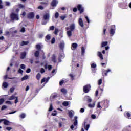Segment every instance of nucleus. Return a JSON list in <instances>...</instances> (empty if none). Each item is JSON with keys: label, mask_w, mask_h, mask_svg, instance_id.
I'll use <instances>...</instances> for the list:
<instances>
[{"label": "nucleus", "mask_w": 131, "mask_h": 131, "mask_svg": "<svg viewBox=\"0 0 131 131\" xmlns=\"http://www.w3.org/2000/svg\"><path fill=\"white\" fill-rule=\"evenodd\" d=\"M106 31H107V29L106 28L103 29V35H106Z\"/></svg>", "instance_id": "54"}, {"label": "nucleus", "mask_w": 131, "mask_h": 131, "mask_svg": "<svg viewBox=\"0 0 131 131\" xmlns=\"http://www.w3.org/2000/svg\"><path fill=\"white\" fill-rule=\"evenodd\" d=\"M29 43V42H28V41H23L20 43V46H27V45H28Z\"/></svg>", "instance_id": "21"}, {"label": "nucleus", "mask_w": 131, "mask_h": 131, "mask_svg": "<svg viewBox=\"0 0 131 131\" xmlns=\"http://www.w3.org/2000/svg\"><path fill=\"white\" fill-rule=\"evenodd\" d=\"M83 92L85 94H87V93H89L90 92V90H91V85H86L83 86Z\"/></svg>", "instance_id": "5"}, {"label": "nucleus", "mask_w": 131, "mask_h": 131, "mask_svg": "<svg viewBox=\"0 0 131 131\" xmlns=\"http://www.w3.org/2000/svg\"><path fill=\"white\" fill-rule=\"evenodd\" d=\"M3 86H4V88H8V83H7L6 82H3Z\"/></svg>", "instance_id": "40"}, {"label": "nucleus", "mask_w": 131, "mask_h": 131, "mask_svg": "<svg viewBox=\"0 0 131 131\" xmlns=\"http://www.w3.org/2000/svg\"><path fill=\"white\" fill-rule=\"evenodd\" d=\"M77 8H76V7H75L73 9V11L74 12V13H76V12H77Z\"/></svg>", "instance_id": "55"}, {"label": "nucleus", "mask_w": 131, "mask_h": 131, "mask_svg": "<svg viewBox=\"0 0 131 131\" xmlns=\"http://www.w3.org/2000/svg\"><path fill=\"white\" fill-rule=\"evenodd\" d=\"M56 42V38L55 37H53L51 41V45H54Z\"/></svg>", "instance_id": "33"}, {"label": "nucleus", "mask_w": 131, "mask_h": 131, "mask_svg": "<svg viewBox=\"0 0 131 131\" xmlns=\"http://www.w3.org/2000/svg\"><path fill=\"white\" fill-rule=\"evenodd\" d=\"M55 18L58 19L59 18V12H56L55 14Z\"/></svg>", "instance_id": "43"}, {"label": "nucleus", "mask_w": 131, "mask_h": 131, "mask_svg": "<svg viewBox=\"0 0 131 131\" xmlns=\"http://www.w3.org/2000/svg\"><path fill=\"white\" fill-rule=\"evenodd\" d=\"M103 107H108L109 105V101L108 100H103L100 102Z\"/></svg>", "instance_id": "7"}, {"label": "nucleus", "mask_w": 131, "mask_h": 131, "mask_svg": "<svg viewBox=\"0 0 131 131\" xmlns=\"http://www.w3.org/2000/svg\"><path fill=\"white\" fill-rule=\"evenodd\" d=\"M73 125L76 126L78 124V121H77V116H75L74 119Z\"/></svg>", "instance_id": "10"}, {"label": "nucleus", "mask_w": 131, "mask_h": 131, "mask_svg": "<svg viewBox=\"0 0 131 131\" xmlns=\"http://www.w3.org/2000/svg\"><path fill=\"white\" fill-rule=\"evenodd\" d=\"M38 9H40V10H43V7L41 6H39L38 7Z\"/></svg>", "instance_id": "61"}, {"label": "nucleus", "mask_w": 131, "mask_h": 131, "mask_svg": "<svg viewBox=\"0 0 131 131\" xmlns=\"http://www.w3.org/2000/svg\"><path fill=\"white\" fill-rule=\"evenodd\" d=\"M91 118L93 119H95L96 118V115H95L94 114H93L91 115Z\"/></svg>", "instance_id": "63"}, {"label": "nucleus", "mask_w": 131, "mask_h": 131, "mask_svg": "<svg viewBox=\"0 0 131 131\" xmlns=\"http://www.w3.org/2000/svg\"><path fill=\"white\" fill-rule=\"evenodd\" d=\"M72 31H67V35L69 36V37H70L72 36Z\"/></svg>", "instance_id": "30"}, {"label": "nucleus", "mask_w": 131, "mask_h": 131, "mask_svg": "<svg viewBox=\"0 0 131 131\" xmlns=\"http://www.w3.org/2000/svg\"><path fill=\"white\" fill-rule=\"evenodd\" d=\"M103 81V80L102 79H100L99 80H98V85H101L102 84V82Z\"/></svg>", "instance_id": "45"}, {"label": "nucleus", "mask_w": 131, "mask_h": 131, "mask_svg": "<svg viewBox=\"0 0 131 131\" xmlns=\"http://www.w3.org/2000/svg\"><path fill=\"white\" fill-rule=\"evenodd\" d=\"M61 92L62 93L63 95H66L67 94V90L64 88H62L61 89Z\"/></svg>", "instance_id": "22"}, {"label": "nucleus", "mask_w": 131, "mask_h": 131, "mask_svg": "<svg viewBox=\"0 0 131 131\" xmlns=\"http://www.w3.org/2000/svg\"><path fill=\"white\" fill-rule=\"evenodd\" d=\"M41 73H45L46 72V70H45V69L41 68L40 71Z\"/></svg>", "instance_id": "47"}, {"label": "nucleus", "mask_w": 131, "mask_h": 131, "mask_svg": "<svg viewBox=\"0 0 131 131\" xmlns=\"http://www.w3.org/2000/svg\"><path fill=\"white\" fill-rule=\"evenodd\" d=\"M78 23L80 26H81V27H83L84 26V25L83 24V20H82V18H79Z\"/></svg>", "instance_id": "11"}, {"label": "nucleus", "mask_w": 131, "mask_h": 131, "mask_svg": "<svg viewBox=\"0 0 131 131\" xmlns=\"http://www.w3.org/2000/svg\"><path fill=\"white\" fill-rule=\"evenodd\" d=\"M6 104H9V105H12V102L10 101H6Z\"/></svg>", "instance_id": "60"}, {"label": "nucleus", "mask_w": 131, "mask_h": 131, "mask_svg": "<svg viewBox=\"0 0 131 131\" xmlns=\"http://www.w3.org/2000/svg\"><path fill=\"white\" fill-rule=\"evenodd\" d=\"M63 83H64V80H61L59 82V85H63Z\"/></svg>", "instance_id": "62"}, {"label": "nucleus", "mask_w": 131, "mask_h": 131, "mask_svg": "<svg viewBox=\"0 0 131 131\" xmlns=\"http://www.w3.org/2000/svg\"><path fill=\"white\" fill-rule=\"evenodd\" d=\"M124 116L127 117V118H130V116H131V115H130V113H129V112H126L125 114H124Z\"/></svg>", "instance_id": "19"}, {"label": "nucleus", "mask_w": 131, "mask_h": 131, "mask_svg": "<svg viewBox=\"0 0 131 131\" xmlns=\"http://www.w3.org/2000/svg\"><path fill=\"white\" fill-rule=\"evenodd\" d=\"M98 57H99V58L101 61L104 60V58L103 57V54H102V53H101V52H98Z\"/></svg>", "instance_id": "16"}, {"label": "nucleus", "mask_w": 131, "mask_h": 131, "mask_svg": "<svg viewBox=\"0 0 131 131\" xmlns=\"http://www.w3.org/2000/svg\"><path fill=\"white\" fill-rule=\"evenodd\" d=\"M78 11H79L80 14H82L84 12V8L82 7V5L81 4H78L77 6Z\"/></svg>", "instance_id": "3"}, {"label": "nucleus", "mask_w": 131, "mask_h": 131, "mask_svg": "<svg viewBox=\"0 0 131 131\" xmlns=\"http://www.w3.org/2000/svg\"><path fill=\"white\" fill-rule=\"evenodd\" d=\"M69 116L70 118H72L73 117V113L71 111L69 112Z\"/></svg>", "instance_id": "37"}, {"label": "nucleus", "mask_w": 131, "mask_h": 131, "mask_svg": "<svg viewBox=\"0 0 131 131\" xmlns=\"http://www.w3.org/2000/svg\"><path fill=\"white\" fill-rule=\"evenodd\" d=\"M5 109H7V106L6 105H3L1 110H5Z\"/></svg>", "instance_id": "57"}, {"label": "nucleus", "mask_w": 131, "mask_h": 131, "mask_svg": "<svg viewBox=\"0 0 131 131\" xmlns=\"http://www.w3.org/2000/svg\"><path fill=\"white\" fill-rule=\"evenodd\" d=\"M84 99L87 100L88 103H91V102H92V99H91L89 96H85Z\"/></svg>", "instance_id": "17"}, {"label": "nucleus", "mask_w": 131, "mask_h": 131, "mask_svg": "<svg viewBox=\"0 0 131 131\" xmlns=\"http://www.w3.org/2000/svg\"><path fill=\"white\" fill-rule=\"evenodd\" d=\"M17 97L15 96L14 95H12L9 98V100L10 101H12V100H15Z\"/></svg>", "instance_id": "35"}, {"label": "nucleus", "mask_w": 131, "mask_h": 131, "mask_svg": "<svg viewBox=\"0 0 131 131\" xmlns=\"http://www.w3.org/2000/svg\"><path fill=\"white\" fill-rule=\"evenodd\" d=\"M34 56L36 58H38L39 57V51H36L34 53Z\"/></svg>", "instance_id": "25"}, {"label": "nucleus", "mask_w": 131, "mask_h": 131, "mask_svg": "<svg viewBox=\"0 0 131 131\" xmlns=\"http://www.w3.org/2000/svg\"><path fill=\"white\" fill-rule=\"evenodd\" d=\"M63 106H64V107H67L69 105V102L68 101H64L62 103Z\"/></svg>", "instance_id": "29"}, {"label": "nucleus", "mask_w": 131, "mask_h": 131, "mask_svg": "<svg viewBox=\"0 0 131 131\" xmlns=\"http://www.w3.org/2000/svg\"><path fill=\"white\" fill-rule=\"evenodd\" d=\"M58 32H59V30H58V29H55L54 32V34H55V35H57V34H58Z\"/></svg>", "instance_id": "44"}, {"label": "nucleus", "mask_w": 131, "mask_h": 131, "mask_svg": "<svg viewBox=\"0 0 131 131\" xmlns=\"http://www.w3.org/2000/svg\"><path fill=\"white\" fill-rule=\"evenodd\" d=\"M43 20H50V15L49 13H46L43 15Z\"/></svg>", "instance_id": "14"}, {"label": "nucleus", "mask_w": 131, "mask_h": 131, "mask_svg": "<svg viewBox=\"0 0 131 131\" xmlns=\"http://www.w3.org/2000/svg\"><path fill=\"white\" fill-rule=\"evenodd\" d=\"M41 77V75H40V73H38V74H37L36 76V78L37 80H39Z\"/></svg>", "instance_id": "23"}, {"label": "nucleus", "mask_w": 131, "mask_h": 131, "mask_svg": "<svg viewBox=\"0 0 131 131\" xmlns=\"http://www.w3.org/2000/svg\"><path fill=\"white\" fill-rule=\"evenodd\" d=\"M100 102H98L97 104V108H100L102 109V106H101Z\"/></svg>", "instance_id": "56"}, {"label": "nucleus", "mask_w": 131, "mask_h": 131, "mask_svg": "<svg viewBox=\"0 0 131 131\" xmlns=\"http://www.w3.org/2000/svg\"><path fill=\"white\" fill-rule=\"evenodd\" d=\"M97 67V65L95 63H92L91 64V68H96Z\"/></svg>", "instance_id": "49"}, {"label": "nucleus", "mask_w": 131, "mask_h": 131, "mask_svg": "<svg viewBox=\"0 0 131 131\" xmlns=\"http://www.w3.org/2000/svg\"><path fill=\"white\" fill-rule=\"evenodd\" d=\"M115 33V25H112L110 30V34L111 36H113Z\"/></svg>", "instance_id": "4"}, {"label": "nucleus", "mask_w": 131, "mask_h": 131, "mask_svg": "<svg viewBox=\"0 0 131 131\" xmlns=\"http://www.w3.org/2000/svg\"><path fill=\"white\" fill-rule=\"evenodd\" d=\"M50 30H54V29H55V26H50L49 28Z\"/></svg>", "instance_id": "53"}, {"label": "nucleus", "mask_w": 131, "mask_h": 131, "mask_svg": "<svg viewBox=\"0 0 131 131\" xmlns=\"http://www.w3.org/2000/svg\"><path fill=\"white\" fill-rule=\"evenodd\" d=\"M6 129H7V130L10 131L11 129H13V128H12L11 127H6Z\"/></svg>", "instance_id": "59"}, {"label": "nucleus", "mask_w": 131, "mask_h": 131, "mask_svg": "<svg viewBox=\"0 0 131 131\" xmlns=\"http://www.w3.org/2000/svg\"><path fill=\"white\" fill-rule=\"evenodd\" d=\"M44 67H45V69H47V68H48V70H49V71H51L52 70V68H53L51 65H49L48 66L47 64H45Z\"/></svg>", "instance_id": "18"}, {"label": "nucleus", "mask_w": 131, "mask_h": 131, "mask_svg": "<svg viewBox=\"0 0 131 131\" xmlns=\"http://www.w3.org/2000/svg\"><path fill=\"white\" fill-rule=\"evenodd\" d=\"M88 107H89L90 108H94V107H95V103H93L92 104H88Z\"/></svg>", "instance_id": "39"}, {"label": "nucleus", "mask_w": 131, "mask_h": 131, "mask_svg": "<svg viewBox=\"0 0 131 131\" xmlns=\"http://www.w3.org/2000/svg\"><path fill=\"white\" fill-rule=\"evenodd\" d=\"M84 53H85V49L84 47H82L81 48V55L82 56H84Z\"/></svg>", "instance_id": "26"}, {"label": "nucleus", "mask_w": 131, "mask_h": 131, "mask_svg": "<svg viewBox=\"0 0 131 131\" xmlns=\"http://www.w3.org/2000/svg\"><path fill=\"white\" fill-rule=\"evenodd\" d=\"M2 4H3V1L0 0V9H3L4 8V6H3Z\"/></svg>", "instance_id": "46"}, {"label": "nucleus", "mask_w": 131, "mask_h": 131, "mask_svg": "<svg viewBox=\"0 0 131 131\" xmlns=\"http://www.w3.org/2000/svg\"><path fill=\"white\" fill-rule=\"evenodd\" d=\"M10 18L12 21H14L15 20L16 21H18V20H19V16H18V14L14 13H12L10 14Z\"/></svg>", "instance_id": "1"}, {"label": "nucleus", "mask_w": 131, "mask_h": 131, "mask_svg": "<svg viewBox=\"0 0 131 131\" xmlns=\"http://www.w3.org/2000/svg\"><path fill=\"white\" fill-rule=\"evenodd\" d=\"M19 8H20L21 9L25 8V6L21 4H18Z\"/></svg>", "instance_id": "50"}, {"label": "nucleus", "mask_w": 131, "mask_h": 131, "mask_svg": "<svg viewBox=\"0 0 131 131\" xmlns=\"http://www.w3.org/2000/svg\"><path fill=\"white\" fill-rule=\"evenodd\" d=\"M66 18V16H65V15L62 16L60 17V19H61L62 21H64Z\"/></svg>", "instance_id": "48"}, {"label": "nucleus", "mask_w": 131, "mask_h": 131, "mask_svg": "<svg viewBox=\"0 0 131 131\" xmlns=\"http://www.w3.org/2000/svg\"><path fill=\"white\" fill-rule=\"evenodd\" d=\"M52 110H53V104H50V106L49 107V109L48 110V111L50 112L51 111H52Z\"/></svg>", "instance_id": "42"}, {"label": "nucleus", "mask_w": 131, "mask_h": 131, "mask_svg": "<svg viewBox=\"0 0 131 131\" xmlns=\"http://www.w3.org/2000/svg\"><path fill=\"white\" fill-rule=\"evenodd\" d=\"M9 123H10V122H9L8 120H6V119H4V124L5 125H9Z\"/></svg>", "instance_id": "32"}, {"label": "nucleus", "mask_w": 131, "mask_h": 131, "mask_svg": "<svg viewBox=\"0 0 131 131\" xmlns=\"http://www.w3.org/2000/svg\"><path fill=\"white\" fill-rule=\"evenodd\" d=\"M52 61L53 63H56L57 62V60H56V56L55 55H53L52 57Z\"/></svg>", "instance_id": "28"}, {"label": "nucleus", "mask_w": 131, "mask_h": 131, "mask_svg": "<svg viewBox=\"0 0 131 131\" xmlns=\"http://www.w3.org/2000/svg\"><path fill=\"white\" fill-rule=\"evenodd\" d=\"M72 47L73 49H77V43H73L72 44Z\"/></svg>", "instance_id": "36"}, {"label": "nucleus", "mask_w": 131, "mask_h": 131, "mask_svg": "<svg viewBox=\"0 0 131 131\" xmlns=\"http://www.w3.org/2000/svg\"><path fill=\"white\" fill-rule=\"evenodd\" d=\"M70 29L71 31H73L74 29H75V25L74 24H72L70 26V29L69 28H67V30H69Z\"/></svg>", "instance_id": "9"}, {"label": "nucleus", "mask_w": 131, "mask_h": 131, "mask_svg": "<svg viewBox=\"0 0 131 131\" xmlns=\"http://www.w3.org/2000/svg\"><path fill=\"white\" fill-rule=\"evenodd\" d=\"M28 19H33L34 18V13L30 12L27 15Z\"/></svg>", "instance_id": "8"}, {"label": "nucleus", "mask_w": 131, "mask_h": 131, "mask_svg": "<svg viewBox=\"0 0 131 131\" xmlns=\"http://www.w3.org/2000/svg\"><path fill=\"white\" fill-rule=\"evenodd\" d=\"M59 47L61 50H63V49H64V47H65V43L64 42V41H62L60 43Z\"/></svg>", "instance_id": "12"}, {"label": "nucleus", "mask_w": 131, "mask_h": 131, "mask_svg": "<svg viewBox=\"0 0 131 131\" xmlns=\"http://www.w3.org/2000/svg\"><path fill=\"white\" fill-rule=\"evenodd\" d=\"M51 40V35L50 34H48L45 37V41H46L47 42H49Z\"/></svg>", "instance_id": "13"}, {"label": "nucleus", "mask_w": 131, "mask_h": 131, "mask_svg": "<svg viewBox=\"0 0 131 131\" xmlns=\"http://www.w3.org/2000/svg\"><path fill=\"white\" fill-rule=\"evenodd\" d=\"M25 57H26V52H23L21 54L20 59H24V58H25Z\"/></svg>", "instance_id": "24"}, {"label": "nucleus", "mask_w": 131, "mask_h": 131, "mask_svg": "<svg viewBox=\"0 0 131 131\" xmlns=\"http://www.w3.org/2000/svg\"><path fill=\"white\" fill-rule=\"evenodd\" d=\"M111 70L110 69L103 70L102 71V74L103 76H107L108 75V72H111Z\"/></svg>", "instance_id": "6"}, {"label": "nucleus", "mask_w": 131, "mask_h": 131, "mask_svg": "<svg viewBox=\"0 0 131 131\" xmlns=\"http://www.w3.org/2000/svg\"><path fill=\"white\" fill-rule=\"evenodd\" d=\"M26 115L24 113H22L20 116L19 117L21 119L25 118Z\"/></svg>", "instance_id": "38"}, {"label": "nucleus", "mask_w": 131, "mask_h": 131, "mask_svg": "<svg viewBox=\"0 0 131 131\" xmlns=\"http://www.w3.org/2000/svg\"><path fill=\"white\" fill-rule=\"evenodd\" d=\"M80 112H81V113H83V112H84V108H81L80 110Z\"/></svg>", "instance_id": "64"}, {"label": "nucleus", "mask_w": 131, "mask_h": 131, "mask_svg": "<svg viewBox=\"0 0 131 131\" xmlns=\"http://www.w3.org/2000/svg\"><path fill=\"white\" fill-rule=\"evenodd\" d=\"M50 80V77H48L47 78H43L41 80V83H43V82H48Z\"/></svg>", "instance_id": "15"}, {"label": "nucleus", "mask_w": 131, "mask_h": 131, "mask_svg": "<svg viewBox=\"0 0 131 131\" xmlns=\"http://www.w3.org/2000/svg\"><path fill=\"white\" fill-rule=\"evenodd\" d=\"M58 4H59L58 0H52L50 3V6L52 7V9H55V8L58 6Z\"/></svg>", "instance_id": "2"}, {"label": "nucleus", "mask_w": 131, "mask_h": 131, "mask_svg": "<svg viewBox=\"0 0 131 131\" xmlns=\"http://www.w3.org/2000/svg\"><path fill=\"white\" fill-rule=\"evenodd\" d=\"M84 127L85 130H89V128H90V124H87L85 125V122H84Z\"/></svg>", "instance_id": "27"}, {"label": "nucleus", "mask_w": 131, "mask_h": 131, "mask_svg": "<svg viewBox=\"0 0 131 131\" xmlns=\"http://www.w3.org/2000/svg\"><path fill=\"white\" fill-rule=\"evenodd\" d=\"M36 49L39 51H40L41 50V46H40V45L38 44L36 46Z\"/></svg>", "instance_id": "34"}, {"label": "nucleus", "mask_w": 131, "mask_h": 131, "mask_svg": "<svg viewBox=\"0 0 131 131\" xmlns=\"http://www.w3.org/2000/svg\"><path fill=\"white\" fill-rule=\"evenodd\" d=\"M14 91H15V88H14L13 87L10 88V93H13Z\"/></svg>", "instance_id": "51"}, {"label": "nucleus", "mask_w": 131, "mask_h": 131, "mask_svg": "<svg viewBox=\"0 0 131 131\" xmlns=\"http://www.w3.org/2000/svg\"><path fill=\"white\" fill-rule=\"evenodd\" d=\"M4 102H5V99L4 98L0 99V105H2V104L4 103Z\"/></svg>", "instance_id": "41"}, {"label": "nucleus", "mask_w": 131, "mask_h": 131, "mask_svg": "<svg viewBox=\"0 0 131 131\" xmlns=\"http://www.w3.org/2000/svg\"><path fill=\"white\" fill-rule=\"evenodd\" d=\"M20 68L21 69H25V65L23 64H21L20 65Z\"/></svg>", "instance_id": "58"}, {"label": "nucleus", "mask_w": 131, "mask_h": 131, "mask_svg": "<svg viewBox=\"0 0 131 131\" xmlns=\"http://www.w3.org/2000/svg\"><path fill=\"white\" fill-rule=\"evenodd\" d=\"M106 46H108V41L102 42L101 43V48H104V47H106Z\"/></svg>", "instance_id": "20"}, {"label": "nucleus", "mask_w": 131, "mask_h": 131, "mask_svg": "<svg viewBox=\"0 0 131 131\" xmlns=\"http://www.w3.org/2000/svg\"><path fill=\"white\" fill-rule=\"evenodd\" d=\"M28 75H25L24 76L23 78H21V81H24V80H26L27 79H28Z\"/></svg>", "instance_id": "31"}, {"label": "nucleus", "mask_w": 131, "mask_h": 131, "mask_svg": "<svg viewBox=\"0 0 131 131\" xmlns=\"http://www.w3.org/2000/svg\"><path fill=\"white\" fill-rule=\"evenodd\" d=\"M26 73H30L31 72V70L30 68L27 69L26 71Z\"/></svg>", "instance_id": "52"}]
</instances>
